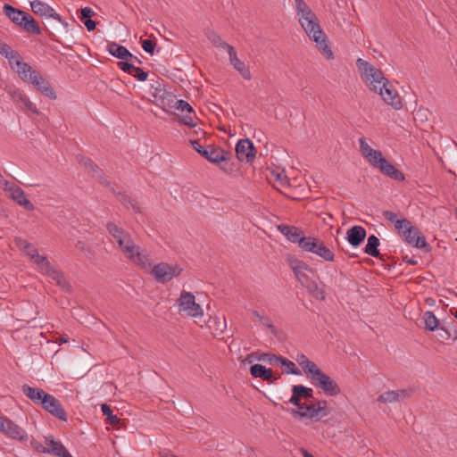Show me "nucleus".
<instances>
[{
  "label": "nucleus",
  "instance_id": "obj_1",
  "mask_svg": "<svg viewBox=\"0 0 457 457\" xmlns=\"http://www.w3.org/2000/svg\"><path fill=\"white\" fill-rule=\"evenodd\" d=\"M298 21L308 37L316 43L319 52L328 60L334 59V54L328 43V37L322 31L316 14L304 0H295Z\"/></svg>",
  "mask_w": 457,
  "mask_h": 457
},
{
  "label": "nucleus",
  "instance_id": "obj_2",
  "mask_svg": "<svg viewBox=\"0 0 457 457\" xmlns=\"http://www.w3.org/2000/svg\"><path fill=\"white\" fill-rule=\"evenodd\" d=\"M105 227L108 233L113 237L119 248L128 259L143 267L148 264V255L140 251V246L134 243L128 231L112 221L107 222Z\"/></svg>",
  "mask_w": 457,
  "mask_h": 457
},
{
  "label": "nucleus",
  "instance_id": "obj_3",
  "mask_svg": "<svg viewBox=\"0 0 457 457\" xmlns=\"http://www.w3.org/2000/svg\"><path fill=\"white\" fill-rule=\"evenodd\" d=\"M22 393L35 404L42 408L57 419L66 421L67 415L60 402L52 395L37 387H32L27 384L21 387Z\"/></svg>",
  "mask_w": 457,
  "mask_h": 457
},
{
  "label": "nucleus",
  "instance_id": "obj_4",
  "mask_svg": "<svg viewBox=\"0 0 457 457\" xmlns=\"http://www.w3.org/2000/svg\"><path fill=\"white\" fill-rule=\"evenodd\" d=\"M287 262L301 285L304 287L316 298L320 296V298L323 299L324 292L319 289L318 284L310 276V274L314 275L315 270L304 262L294 257H289L287 259Z\"/></svg>",
  "mask_w": 457,
  "mask_h": 457
},
{
  "label": "nucleus",
  "instance_id": "obj_5",
  "mask_svg": "<svg viewBox=\"0 0 457 457\" xmlns=\"http://www.w3.org/2000/svg\"><path fill=\"white\" fill-rule=\"evenodd\" d=\"M3 12L15 25L30 34L40 35V27L35 19L28 12L5 4Z\"/></svg>",
  "mask_w": 457,
  "mask_h": 457
},
{
  "label": "nucleus",
  "instance_id": "obj_6",
  "mask_svg": "<svg viewBox=\"0 0 457 457\" xmlns=\"http://www.w3.org/2000/svg\"><path fill=\"white\" fill-rule=\"evenodd\" d=\"M356 66L362 80L371 91L378 92V90H381L380 86L387 79L385 78L380 69L361 58L356 60Z\"/></svg>",
  "mask_w": 457,
  "mask_h": 457
},
{
  "label": "nucleus",
  "instance_id": "obj_7",
  "mask_svg": "<svg viewBox=\"0 0 457 457\" xmlns=\"http://www.w3.org/2000/svg\"><path fill=\"white\" fill-rule=\"evenodd\" d=\"M397 233L406 243L413 247L419 249L429 248L425 237L421 235L420 229L413 226L410 220L409 225L403 226Z\"/></svg>",
  "mask_w": 457,
  "mask_h": 457
},
{
  "label": "nucleus",
  "instance_id": "obj_8",
  "mask_svg": "<svg viewBox=\"0 0 457 457\" xmlns=\"http://www.w3.org/2000/svg\"><path fill=\"white\" fill-rule=\"evenodd\" d=\"M309 378L312 383L321 388L327 395L336 396L341 392L338 384L320 369H319L312 376H309Z\"/></svg>",
  "mask_w": 457,
  "mask_h": 457
},
{
  "label": "nucleus",
  "instance_id": "obj_9",
  "mask_svg": "<svg viewBox=\"0 0 457 457\" xmlns=\"http://www.w3.org/2000/svg\"><path fill=\"white\" fill-rule=\"evenodd\" d=\"M179 311L191 317H199L203 315V309L200 304L195 303V295L187 291H182L178 299Z\"/></svg>",
  "mask_w": 457,
  "mask_h": 457
},
{
  "label": "nucleus",
  "instance_id": "obj_10",
  "mask_svg": "<svg viewBox=\"0 0 457 457\" xmlns=\"http://www.w3.org/2000/svg\"><path fill=\"white\" fill-rule=\"evenodd\" d=\"M182 269L179 265H170L165 262L154 265L152 269V274L159 283L170 281L173 278L178 277Z\"/></svg>",
  "mask_w": 457,
  "mask_h": 457
},
{
  "label": "nucleus",
  "instance_id": "obj_11",
  "mask_svg": "<svg viewBox=\"0 0 457 457\" xmlns=\"http://www.w3.org/2000/svg\"><path fill=\"white\" fill-rule=\"evenodd\" d=\"M256 149L248 138L238 140L236 145V156L239 162L252 164L255 159Z\"/></svg>",
  "mask_w": 457,
  "mask_h": 457
},
{
  "label": "nucleus",
  "instance_id": "obj_12",
  "mask_svg": "<svg viewBox=\"0 0 457 457\" xmlns=\"http://www.w3.org/2000/svg\"><path fill=\"white\" fill-rule=\"evenodd\" d=\"M380 88L381 90H378L377 93L381 96L383 101L394 107L395 110H400L403 106L401 97L388 79L384 81L380 86Z\"/></svg>",
  "mask_w": 457,
  "mask_h": 457
},
{
  "label": "nucleus",
  "instance_id": "obj_13",
  "mask_svg": "<svg viewBox=\"0 0 457 457\" xmlns=\"http://www.w3.org/2000/svg\"><path fill=\"white\" fill-rule=\"evenodd\" d=\"M0 431L19 441H25L28 438V435L22 428L5 417L0 419Z\"/></svg>",
  "mask_w": 457,
  "mask_h": 457
},
{
  "label": "nucleus",
  "instance_id": "obj_14",
  "mask_svg": "<svg viewBox=\"0 0 457 457\" xmlns=\"http://www.w3.org/2000/svg\"><path fill=\"white\" fill-rule=\"evenodd\" d=\"M15 245L25 252V253L30 258V260L37 265L44 264L47 267L46 257L43 255H39L37 253V249L28 242L26 239L21 237H15L14 239Z\"/></svg>",
  "mask_w": 457,
  "mask_h": 457
},
{
  "label": "nucleus",
  "instance_id": "obj_15",
  "mask_svg": "<svg viewBox=\"0 0 457 457\" xmlns=\"http://www.w3.org/2000/svg\"><path fill=\"white\" fill-rule=\"evenodd\" d=\"M374 168L379 170V171L397 181H403L405 177L402 171L396 169L391 162H389L382 154L372 165Z\"/></svg>",
  "mask_w": 457,
  "mask_h": 457
},
{
  "label": "nucleus",
  "instance_id": "obj_16",
  "mask_svg": "<svg viewBox=\"0 0 457 457\" xmlns=\"http://www.w3.org/2000/svg\"><path fill=\"white\" fill-rule=\"evenodd\" d=\"M46 263H47V267L45 266L44 264H40L38 266V270L42 273L47 275L49 278H51L53 280H54L56 282L57 286H59L60 287H62L65 290H70L71 285L66 280L63 273L61 270L54 269L51 265V263L47 258H46Z\"/></svg>",
  "mask_w": 457,
  "mask_h": 457
},
{
  "label": "nucleus",
  "instance_id": "obj_17",
  "mask_svg": "<svg viewBox=\"0 0 457 457\" xmlns=\"http://www.w3.org/2000/svg\"><path fill=\"white\" fill-rule=\"evenodd\" d=\"M309 398H313V391L312 388L303 385H295L292 386V395L288 402L298 409L303 410L304 403H303L301 400Z\"/></svg>",
  "mask_w": 457,
  "mask_h": 457
},
{
  "label": "nucleus",
  "instance_id": "obj_18",
  "mask_svg": "<svg viewBox=\"0 0 457 457\" xmlns=\"http://www.w3.org/2000/svg\"><path fill=\"white\" fill-rule=\"evenodd\" d=\"M7 190L10 193V197L20 206L27 211H33L34 204L26 197L25 192L17 185L12 184Z\"/></svg>",
  "mask_w": 457,
  "mask_h": 457
},
{
  "label": "nucleus",
  "instance_id": "obj_19",
  "mask_svg": "<svg viewBox=\"0 0 457 457\" xmlns=\"http://www.w3.org/2000/svg\"><path fill=\"white\" fill-rule=\"evenodd\" d=\"M30 84H32L37 88V90L50 99H56L57 96L50 82L46 80L39 72H37L36 75H33V79Z\"/></svg>",
  "mask_w": 457,
  "mask_h": 457
},
{
  "label": "nucleus",
  "instance_id": "obj_20",
  "mask_svg": "<svg viewBox=\"0 0 457 457\" xmlns=\"http://www.w3.org/2000/svg\"><path fill=\"white\" fill-rule=\"evenodd\" d=\"M77 161L88 173H91L92 177L99 179L100 183L104 185L109 184L104 178L103 170L91 159L79 154L77 156Z\"/></svg>",
  "mask_w": 457,
  "mask_h": 457
},
{
  "label": "nucleus",
  "instance_id": "obj_21",
  "mask_svg": "<svg viewBox=\"0 0 457 457\" xmlns=\"http://www.w3.org/2000/svg\"><path fill=\"white\" fill-rule=\"evenodd\" d=\"M30 6L32 12L39 16L46 17V18H53L58 21H62L61 16L47 4L39 1V0H34L30 2Z\"/></svg>",
  "mask_w": 457,
  "mask_h": 457
},
{
  "label": "nucleus",
  "instance_id": "obj_22",
  "mask_svg": "<svg viewBox=\"0 0 457 457\" xmlns=\"http://www.w3.org/2000/svg\"><path fill=\"white\" fill-rule=\"evenodd\" d=\"M228 57L229 63L233 68L246 80L252 79V74L249 68L237 57V54L234 47H229Z\"/></svg>",
  "mask_w": 457,
  "mask_h": 457
},
{
  "label": "nucleus",
  "instance_id": "obj_23",
  "mask_svg": "<svg viewBox=\"0 0 457 457\" xmlns=\"http://www.w3.org/2000/svg\"><path fill=\"white\" fill-rule=\"evenodd\" d=\"M151 94L158 104L162 107L166 105V100L169 102L173 97L170 92L164 89L163 82L159 80L151 84Z\"/></svg>",
  "mask_w": 457,
  "mask_h": 457
},
{
  "label": "nucleus",
  "instance_id": "obj_24",
  "mask_svg": "<svg viewBox=\"0 0 457 457\" xmlns=\"http://www.w3.org/2000/svg\"><path fill=\"white\" fill-rule=\"evenodd\" d=\"M367 232L363 227L355 225L347 230L346 239L352 246L357 247L364 241Z\"/></svg>",
  "mask_w": 457,
  "mask_h": 457
},
{
  "label": "nucleus",
  "instance_id": "obj_25",
  "mask_svg": "<svg viewBox=\"0 0 457 457\" xmlns=\"http://www.w3.org/2000/svg\"><path fill=\"white\" fill-rule=\"evenodd\" d=\"M360 152L361 155L370 162L372 166L377 160L380 157L382 153L378 150L373 149L363 137L359 138Z\"/></svg>",
  "mask_w": 457,
  "mask_h": 457
},
{
  "label": "nucleus",
  "instance_id": "obj_26",
  "mask_svg": "<svg viewBox=\"0 0 457 457\" xmlns=\"http://www.w3.org/2000/svg\"><path fill=\"white\" fill-rule=\"evenodd\" d=\"M250 373L253 378H262L263 381L270 383H272L279 378V376L273 378L272 370L261 364L252 365L250 367Z\"/></svg>",
  "mask_w": 457,
  "mask_h": 457
},
{
  "label": "nucleus",
  "instance_id": "obj_27",
  "mask_svg": "<svg viewBox=\"0 0 457 457\" xmlns=\"http://www.w3.org/2000/svg\"><path fill=\"white\" fill-rule=\"evenodd\" d=\"M200 154L209 162L217 164L220 163V161H224L225 155H228L229 154L221 148H214L209 145L206 149L200 152Z\"/></svg>",
  "mask_w": 457,
  "mask_h": 457
},
{
  "label": "nucleus",
  "instance_id": "obj_28",
  "mask_svg": "<svg viewBox=\"0 0 457 457\" xmlns=\"http://www.w3.org/2000/svg\"><path fill=\"white\" fill-rule=\"evenodd\" d=\"M278 231L284 235L287 240L292 243H297L303 232L296 227L289 226L286 224H280L278 226Z\"/></svg>",
  "mask_w": 457,
  "mask_h": 457
},
{
  "label": "nucleus",
  "instance_id": "obj_29",
  "mask_svg": "<svg viewBox=\"0 0 457 457\" xmlns=\"http://www.w3.org/2000/svg\"><path fill=\"white\" fill-rule=\"evenodd\" d=\"M107 50L112 56L126 60L128 58H133L134 55L123 46H120L115 42H111L107 45Z\"/></svg>",
  "mask_w": 457,
  "mask_h": 457
},
{
  "label": "nucleus",
  "instance_id": "obj_30",
  "mask_svg": "<svg viewBox=\"0 0 457 457\" xmlns=\"http://www.w3.org/2000/svg\"><path fill=\"white\" fill-rule=\"evenodd\" d=\"M15 71L20 76V78L27 83H30L33 79V75H36V73L37 72L25 62H18L17 67H15Z\"/></svg>",
  "mask_w": 457,
  "mask_h": 457
},
{
  "label": "nucleus",
  "instance_id": "obj_31",
  "mask_svg": "<svg viewBox=\"0 0 457 457\" xmlns=\"http://www.w3.org/2000/svg\"><path fill=\"white\" fill-rule=\"evenodd\" d=\"M204 35L208 38V40L212 44V46L217 48L225 49L228 53L229 47H233L227 42L223 41L220 36L211 29H204Z\"/></svg>",
  "mask_w": 457,
  "mask_h": 457
},
{
  "label": "nucleus",
  "instance_id": "obj_32",
  "mask_svg": "<svg viewBox=\"0 0 457 457\" xmlns=\"http://www.w3.org/2000/svg\"><path fill=\"white\" fill-rule=\"evenodd\" d=\"M293 414L294 416H299L301 418H306L314 420H320L321 418L313 403H304L303 410L298 409V411H293Z\"/></svg>",
  "mask_w": 457,
  "mask_h": 457
},
{
  "label": "nucleus",
  "instance_id": "obj_33",
  "mask_svg": "<svg viewBox=\"0 0 457 457\" xmlns=\"http://www.w3.org/2000/svg\"><path fill=\"white\" fill-rule=\"evenodd\" d=\"M379 239L375 235H370L367 239V245L364 253L375 258H380L381 254L378 247L379 246Z\"/></svg>",
  "mask_w": 457,
  "mask_h": 457
},
{
  "label": "nucleus",
  "instance_id": "obj_34",
  "mask_svg": "<svg viewBox=\"0 0 457 457\" xmlns=\"http://www.w3.org/2000/svg\"><path fill=\"white\" fill-rule=\"evenodd\" d=\"M382 215L386 220L394 224L397 232L400 231L403 226L409 225V220L404 218L398 219L397 214L392 211H384Z\"/></svg>",
  "mask_w": 457,
  "mask_h": 457
},
{
  "label": "nucleus",
  "instance_id": "obj_35",
  "mask_svg": "<svg viewBox=\"0 0 457 457\" xmlns=\"http://www.w3.org/2000/svg\"><path fill=\"white\" fill-rule=\"evenodd\" d=\"M296 361L302 369L312 376L320 368L313 361H310L303 353H300L296 357Z\"/></svg>",
  "mask_w": 457,
  "mask_h": 457
},
{
  "label": "nucleus",
  "instance_id": "obj_36",
  "mask_svg": "<svg viewBox=\"0 0 457 457\" xmlns=\"http://www.w3.org/2000/svg\"><path fill=\"white\" fill-rule=\"evenodd\" d=\"M312 253L317 254L327 262H333L335 254L328 249L322 241L320 239L317 242V246L314 248Z\"/></svg>",
  "mask_w": 457,
  "mask_h": 457
},
{
  "label": "nucleus",
  "instance_id": "obj_37",
  "mask_svg": "<svg viewBox=\"0 0 457 457\" xmlns=\"http://www.w3.org/2000/svg\"><path fill=\"white\" fill-rule=\"evenodd\" d=\"M422 320L425 324V329L428 331H435L439 328V320L433 312L427 311L423 313Z\"/></svg>",
  "mask_w": 457,
  "mask_h": 457
},
{
  "label": "nucleus",
  "instance_id": "obj_38",
  "mask_svg": "<svg viewBox=\"0 0 457 457\" xmlns=\"http://www.w3.org/2000/svg\"><path fill=\"white\" fill-rule=\"evenodd\" d=\"M318 240V238L312 237H304L303 234L298 242V245L302 250L312 253L317 246Z\"/></svg>",
  "mask_w": 457,
  "mask_h": 457
},
{
  "label": "nucleus",
  "instance_id": "obj_39",
  "mask_svg": "<svg viewBox=\"0 0 457 457\" xmlns=\"http://www.w3.org/2000/svg\"><path fill=\"white\" fill-rule=\"evenodd\" d=\"M6 92L11 96L16 106L21 108V104L24 102V100H26L27 96L22 91L14 87H8L6 88Z\"/></svg>",
  "mask_w": 457,
  "mask_h": 457
},
{
  "label": "nucleus",
  "instance_id": "obj_40",
  "mask_svg": "<svg viewBox=\"0 0 457 457\" xmlns=\"http://www.w3.org/2000/svg\"><path fill=\"white\" fill-rule=\"evenodd\" d=\"M46 452L47 454H52L55 457H72L61 441H58L54 447L47 448Z\"/></svg>",
  "mask_w": 457,
  "mask_h": 457
},
{
  "label": "nucleus",
  "instance_id": "obj_41",
  "mask_svg": "<svg viewBox=\"0 0 457 457\" xmlns=\"http://www.w3.org/2000/svg\"><path fill=\"white\" fill-rule=\"evenodd\" d=\"M252 315L259 321V323L266 328H268L270 332L272 334H276V328L275 326L271 323L270 320L269 319V317L265 316V315H262L259 312L257 311H252Z\"/></svg>",
  "mask_w": 457,
  "mask_h": 457
},
{
  "label": "nucleus",
  "instance_id": "obj_42",
  "mask_svg": "<svg viewBox=\"0 0 457 457\" xmlns=\"http://www.w3.org/2000/svg\"><path fill=\"white\" fill-rule=\"evenodd\" d=\"M212 326H215V331L212 333L214 337H218L221 335L226 328V321L225 319L213 318L209 320V327L212 328Z\"/></svg>",
  "mask_w": 457,
  "mask_h": 457
},
{
  "label": "nucleus",
  "instance_id": "obj_43",
  "mask_svg": "<svg viewBox=\"0 0 457 457\" xmlns=\"http://www.w3.org/2000/svg\"><path fill=\"white\" fill-rule=\"evenodd\" d=\"M101 410L103 414L106 416V421L108 424L116 425L120 422V419L112 413V411L108 404H102Z\"/></svg>",
  "mask_w": 457,
  "mask_h": 457
},
{
  "label": "nucleus",
  "instance_id": "obj_44",
  "mask_svg": "<svg viewBox=\"0 0 457 457\" xmlns=\"http://www.w3.org/2000/svg\"><path fill=\"white\" fill-rule=\"evenodd\" d=\"M278 362L282 365L287 367L288 370L286 371L287 374H293V375H301V370L295 366V364L289 361L287 358H284L282 356L279 357Z\"/></svg>",
  "mask_w": 457,
  "mask_h": 457
},
{
  "label": "nucleus",
  "instance_id": "obj_45",
  "mask_svg": "<svg viewBox=\"0 0 457 457\" xmlns=\"http://www.w3.org/2000/svg\"><path fill=\"white\" fill-rule=\"evenodd\" d=\"M378 401L383 403L397 402V394L395 391H386L378 397Z\"/></svg>",
  "mask_w": 457,
  "mask_h": 457
},
{
  "label": "nucleus",
  "instance_id": "obj_46",
  "mask_svg": "<svg viewBox=\"0 0 457 457\" xmlns=\"http://www.w3.org/2000/svg\"><path fill=\"white\" fill-rule=\"evenodd\" d=\"M120 202L127 207V208H132L136 212H140V207L138 206L137 203L132 199L130 196L122 195L120 196Z\"/></svg>",
  "mask_w": 457,
  "mask_h": 457
},
{
  "label": "nucleus",
  "instance_id": "obj_47",
  "mask_svg": "<svg viewBox=\"0 0 457 457\" xmlns=\"http://www.w3.org/2000/svg\"><path fill=\"white\" fill-rule=\"evenodd\" d=\"M0 54L6 59H11L13 56L15 57L16 51L12 50L7 44L0 42Z\"/></svg>",
  "mask_w": 457,
  "mask_h": 457
},
{
  "label": "nucleus",
  "instance_id": "obj_48",
  "mask_svg": "<svg viewBox=\"0 0 457 457\" xmlns=\"http://www.w3.org/2000/svg\"><path fill=\"white\" fill-rule=\"evenodd\" d=\"M174 106L176 107V109H178L181 112H187L188 113L194 112L192 106L187 102H186L184 100H177L175 102Z\"/></svg>",
  "mask_w": 457,
  "mask_h": 457
},
{
  "label": "nucleus",
  "instance_id": "obj_49",
  "mask_svg": "<svg viewBox=\"0 0 457 457\" xmlns=\"http://www.w3.org/2000/svg\"><path fill=\"white\" fill-rule=\"evenodd\" d=\"M217 164L226 173H231L234 170V164L228 158V155H225L224 161H220V163H217Z\"/></svg>",
  "mask_w": 457,
  "mask_h": 457
},
{
  "label": "nucleus",
  "instance_id": "obj_50",
  "mask_svg": "<svg viewBox=\"0 0 457 457\" xmlns=\"http://www.w3.org/2000/svg\"><path fill=\"white\" fill-rule=\"evenodd\" d=\"M279 357L280 356H277L275 354H270V353H261V354H259V356L256 359L260 361H266V362L273 363V362H278Z\"/></svg>",
  "mask_w": 457,
  "mask_h": 457
},
{
  "label": "nucleus",
  "instance_id": "obj_51",
  "mask_svg": "<svg viewBox=\"0 0 457 457\" xmlns=\"http://www.w3.org/2000/svg\"><path fill=\"white\" fill-rule=\"evenodd\" d=\"M134 78H136L138 81H145L147 79L148 73L145 71L143 69L135 66V70L130 74Z\"/></svg>",
  "mask_w": 457,
  "mask_h": 457
},
{
  "label": "nucleus",
  "instance_id": "obj_52",
  "mask_svg": "<svg viewBox=\"0 0 457 457\" xmlns=\"http://www.w3.org/2000/svg\"><path fill=\"white\" fill-rule=\"evenodd\" d=\"M313 404L315 405V408L321 418L328 415V411H327L328 403L326 400L318 401L316 403H313Z\"/></svg>",
  "mask_w": 457,
  "mask_h": 457
},
{
  "label": "nucleus",
  "instance_id": "obj_53",
  "mask_svg": "<svg viewBox=\"0 0 457 457\" xmlns=\"http://www.w3.org/2000/svg\"><path fill=\"white\" fill-rule=\"evenodd\" d=\"M156 46V43L151 39H145L142 41V48L145 52L154 54V49Z\"/></svg>",
  "mask_w": 457,
  "mask_h": 457
},
{
  "label": "nucleus",
  "instance_id": "obj_54",
  "mask_svg": "<svg viewBox=\"0 0 457 457\" xmlns=\"http://www.w3.org/2000/svg\"><path fill=\"white\" fill-rule=\"evenodd\" d=\"M21 108L27 111H29L35 114H38L39 111L36 107V105L29 100V98L27 96L26 100L21 104Z\"/></svg>",
  "mask_w": 457,
  "mask_h": 457
},
{
  "label": "nucleus",
  "instance_id": "obj_55",
  "mask_svg": "<svg viewBox=\"0 0 457 457\" xmlns=\"http://www.w3.org/2000/svg\"><path fill=\"white\" fill-rule=\"evenodd\" d=\"M437 329L439 330L438 337L442 340H449L452 337L450 330L445 324L439 325V328Z\"/></svg>",
  "mask_w": 457,
  "mask_h": 457
},
{
  "label": "nucleus",
  "instance_id": "obj_56",
  "mask_svg": "<svg viewBox=\"0 0 457 457\" xmlns=\"http://www.w3.org/2000/svg\"><path fill=\"white\" fill-rule=\"evenodd\" d=\"M118 66L122 71L129 75L133 72V70H135V65L129 62H118Z\"/></svg>",
  "mask_w": 457,
  "mask_h": 457
},
{
  "label": "nucleus",
  "instance_id": "obj_57",
  "mask_svg": "<svg viewBox=\"0 0 457 457\" xmlns=\"http://www.w3.org/2000/svg\"><path fill=\"white\" fill-rule=\"evenodd\" d=\"M190 114L191 113H188V114H186V115L182 116L179 119V122L181 124H184V125L188 126L190 128H194V127H195L196 124L194 121L193 117Z\"/></svg>",
  "mask_w": 457,
  "mask_h": 457
},
{
  "label": "nucleus",
  "instance_id": "obj_58",
  "mask_svg": "<svg viewBox=\"0 0 457 457\" xmlns=\"http://www.w3.org/2000/svg\"><path fill=\"white\" fill-rule=\"evenodd\" d=\"M95 15V12L90 7H84L80 10V20L85 21L87 19H91L92 16Z\"/></svg>",
  "mask_w": 457,
  "mask_h": 457
},
{
  "label": "nucleus",
  "instance_id": "obj_59",
  "mask_svg": "<svg viewBox=\"0 0 457 457\" xmlns=\"http://www.w3.org/2000/svg\"><path fill=\"white\" fill-rule=\"evenodd\" d=\"M31 445L37 452L42 453H47V452H46L47 448H46L45 445H43L42 443L33 440V441H31Z\"/></svg>",
  "mask_w": 457,
  "mask_h": 457
},
{
  "label": "nucleus",
  "instance_id": "obj_60",
  "mask_svg": "<svg viewBox=\"0 0 457 457\" xmlns=\"http://www.w3.org/2000/svg\"><path fill=\"white\" fill-rule=\"evenodd\" d=\"M411 392L412 391L410 389H402L395 391V393L397 394V401L411 397Z\"/></svg>",
  "mask_w": 457,
  "mask_h": 457
},
{
  "label": "nucleus",
  "instance_id": "obj_61",
  "mask_svg": "<svg viewBox=\"0 0 457 457\" xmlns=\"http://www.w3.org/2000/svg\"><path fill=\"white\" fill-rule=\"evenodd\" d=\"M7 60L9 62L11 68L13 70H15V67H17L18 62H23L21 56L20 55V54L17 51H16L15 57L13 56L11 59H7Z\"/></svg>",
  "mask_w": 457,
  "mask_h": 457
},
{
  "label": "nucleus",
  "instance_id": "obj_62",
  "mask_svg": "<svg viewBox=\"0 0 457 457\" xmlns=\"http://www.w3.org/2000/svg\"><path fill=\"white\" fill-rule=\"evenodd\" d=\"M59 440H55L53 436H45L46 448H52L57 444Z\"/></svg>",
  "mask_w": 457,
  "mask_h": 457
},
{
  "label": "nucleus",
  "instance_id": "obj_63",
  "mask_svg": "<svg viewBox=\"0 0 457 457\" xmlns=\"http://www.w3.org/2000/svg\"><path fill=\"white\" fill-rule=\"evenodd\" d=\"M84 21V25L86 26L88 31H93L96 29V21L91 19H87Z\"/></svg>",
  "mask_w": 457,
  "mask_h": 457
},
{
  "label": "nucleus",
  "instance_id": "obj_64",
  "mask_svg": "<svg viewBox=\"0 0 457 457\" xmlns=\"http://www.w3.org/2000/svg\"><path fill=\"white\" fill-rule=\"evenodd\" d=\"M403 261L405 262L406 263L410 264V265H412V266H415L418 264V260L415 258V257H409L408 255H403Z\"/></svg>",
  "mask_w": 457,
  "mask_h": 457
}]
</instances>
